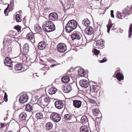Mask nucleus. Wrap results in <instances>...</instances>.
<instances>
[{"instance_id":"f257e3e1","label":"nucleus","mask_w":132,"mask_h":132,"mask_svg":"<svg viewBox=\"0 0 132 132\" xmlns=\"http://www.w3.org/2000/svg\"><path fill=\"white\" fill-rule=\"evenodd\" d=\"M42 28L46 32H50L55 30V26L54 23L50 21H45L42 25Z\"/></svg>"},{"instance_id":"f03ea898","label":"nucleus","mask_w":132,"mask_h":132,"mask_svg":"<svg viewBox=\"0 0 132 132\" xmlns=\"http://www.w3.org/2000/svg\"><path fill=\"white\" fill-rule=\"evenodd\" d=\"M77 27V23L74 20H70L65 26V31L68 33L71 32L73 30L76 29Z\"/></svg>"},{"instance_id":"7ed1b4c3","label":"nucleus","mask_w":132,"mask_h":132,"mask_svg":"<svg viewBox=\"0 0 132 132\" xmlns=\"http://www.w3.org/2000/svg\"><path fill=\"white\" fill-rule=\"evenodd\" d=\"M50 118L54 122H58L60 120L61 117L59 114L56 112H53L51 114Z\"/></svg>"},{"instance_id":"20e7f679","label":"nucleus","mask_w":132,"mask_h":132,"mask_svg":"<svg viewBox=\"0 0 132 132\" xmlns=\"http://www.w3.org/2000/svg\"><path fill=\"white\" fill-rule=\"evenodd\" d=\"M57 49L59 52L63 53L65 52L67 50V46L65 44L60 43L57 45Z\"/></svg>"},{"instance_id":"39448f33","label":"nucleus","mask_w":132,"mask_h":132,"mask_svg":"<svg viewBox=\"0 0 132 132\" xmlns=\"http://www.w3.org/2000/svg\"><path fill=\"white\" fill-rule=\"evenodd\" d=\"M71 37L72 40H83L82 35L79 32L74 33Z\"/></svg>"},{"instance_id":"423d86ee","label":"nucleus","mask_w":132,"mask_h":132,"mask_svg":"<svg viewBox=\"0 0 132 132\" xmlns=\"http://www.w3.org/2000/svg\"><path fill=\"white\" fill-rule=\"evenodd\" d=\"M79 84L82 87L86 88L89 85V84L87 80L84 79L80 81Z\"/></svg>"},{"instance_id":"0eeeda50","label":"nucleus","mask_w":132,"mask_h":132,"mask_svg":"<svg viewBox=\"0 0 132 132\" xmlns=\"http://www.w3.org/2000/svg\"><path fill=\"white\" fill-rule=\"evenodd\" d=\"M120 68H118L117 70L115 72L117 73L116 75V78L120 81L123 80L124 76L120 72Z\"/></svg>"},{"instance_id":"6e6552de","label":"nucleus","mask_w":132,"mask_h":132,"mask_svg":"<svg viewBox=\"0 0 132 132\" xmlns=\"http://www.w3.org/2000/svg\"><path fill=\"white\" fill-rule=\"evenodd\" d=\"M54 104L55 107L59 109L62 108L64 106V103L61 101L57 100L56 101Z\"/></svg>"},{"instance_id":"1a4fd4ad","label":"nucleus","mask_w":132,"mask_h":132,"mask_svg":"<svg viewBox=\"0 0 132 132\" xmlns=\"http://www.w3.org/2000/svg\"><path fill=\"white\" fill-rule=\"evenodd\" d=\"M28 99V96L26 94H24L21 96L19 99L20 102L21 103H23L26 102Z\"/></svg>"},{"instance_id":"9d476101","label":"nucleus","mask_w":132,"mask_h":132,"mask_svg":"<svg viewBox=\"0 0 132 132\" xmlns=\"http://www.w3.org/2000/svg\"><path fill=\"white\" fill-rule=\"evenodd\" d=\"M58 18V15L56 13H52L49 15V19L50 20L54 21L56 20Z\"/></svg>"},{"instance_id":"9b49d317","label":"nucleus","mask_w":132,"mask_h":132,"mask_svg":"<svg viewBox=\"0 0 132 132\" xmlns=\"http://www.w3.org/2000/svg\"><path fill=\"white\" fill-rule=\"evenodd\" d=\"M4 63L5 65H6L11 68H12V62L9 58L6 57L5 58V60Z\"/></svg>"},{"instance_id":"f8f14e48","label":"nucleus","mask_w":132,"mask_h":132,"mask_svg":"<svg viewBox=\"0 0 132 132\" xmlns=\"http://www.w3.org/2000/svg\"><path fill=\"white\" fill-rule=\"evenodd\" d=\"M85 34L88 35H91L93 32V29L91 27H87L85 30Z\"/></svg>"},{"instance_id":"ddd939ff","label":"nucleus","mask_w":132,"mask_h":132,"mask_svg":"<svg viewBox=\"0 0 132 132\" xmlns=\"http://www.w3.org/2000/svg\"><path fill=\"white\" fill-rule=\"evenodd\" d=\"M65 93H68L72 90L71 86L70 85H65L62 88Z\"/></svg>"},{"instance_id":"4468645a","label":"nucleus","mask_w":132,"mask_h":132,"mask_svg":"<svg viewBox=\"0 0 132 132\" xmlns=\"http://www.w3.org/2000/svg\"><path fill=\"white\" fill-rule=\"evenodd\" d=\"M73 105L76 108H79L81 106L82 102L80 101L75 100L73 101Z\"/></svg>"},{"instance_id":"2eb2a0df","label":"nucleus","mask_w":132,"mask_h":132,"mask_svg":"<svg viewBox=\"0 0 132 132\" xmlns=\"http://www.w3.org/2000/svg\"><path fill=\"white\" fill-rule=\"evenodd\" d=\"M92 84L91 85L90 84V91L92 92H95L96 90V88L97 87L96 84L94 82H93Z\"/></svg>"},{"instance_id":"dca6fc26","label":"nucleus","mask_w":132,"mask_h":132,"mask_svg":"<svg viewBox=\"0 0 132 132\" xmlns=\"http://www.w3.org/2000/svg\"><path fill=\"white\" fill-rule=\"evenodd\" d=\"M27 117V114L24 112L21 113L19 115V118L20 120L21 121L26 120Z\"/></svg>"},{"instance_id":"f3484780","label":"nucleus","mask_w":132,"mask_h":132,"mask_svg":"<svg viewBox=\"0 0 132 132\" xmlns=\"http://www.w3.org/2000/svg\"><path fill=\"white\" fill-rule=\"evenodd\" d=\"M38 48L40 50H44L46 47V44L45 43L40 42L39 43L38 45Z\"/></svg>"},{"instance_id":"a211bd4d","label":"nucleus","mask_w":132,"mask_h":132,"mask_svg":"<svg viewBox=\"0 0 132 132\" xmlns=\"http://www.w3.org/2000/svg\"><path fill=\"white\" fill-rule=\"evenodd\" d=\"M95 45H96V46H101L103 48V47L104 46V44L103 42V40L101 39L97 40L96 42L94 43V45L95 46Z\"/></svg>"},{"instance_id":"6ab92c4d","label":"nucleus","mask_w":132,"mask_h":132,"mask_svg":"<svg viewBox=\"0 0 132 132\" xmlns=\"http://www.w3.org/2000/svg\"><path fill=\"white\" fill-rule=\"evenodd\" d=\"M29 45L27 43L25 44L23 47V52L24 54H25L27 53L29 51Z\"/></svg>"},{"instance_id":"aec40b11","label":"nucleus","mask_w":132,"mask_h":132,"mask_svg":"<svg viewBox=\"0 0 132 132\" xmlns=\"http://www.w3.org/2000/svg\"><path fill=\"white\" fill-rule=\"evenodd\" d=\"M33 105L32 104H27L25 107V109L27 111L31 112L33 109Z\"/></svg>"},{"instance_id":"412c9836","label":"nucleus","mask_w":132,"mask_h":132,"mask_svg":"<svg viewBox=\"0 0 132 132\" xmlns=\"http://www.w3.org/2000/svg\"><path fill=\"white\" fill-rule=\"evenodd\" d=\"M21 59L22 60L23 62V63H27V62H31V60L30 58L29 57H27L25 56V55H23Z\"/></svg>"},{"instance_id":"4be33fe9","label":"nucleus","mask_w":132,"mask_h":132,"mask_svg":"<svg viewBox=\"0 0 132 132\" xmlns=\"http://www.w3.org/2000/svg\"><path fill=\"white\" fill-rule=\"evenodd\" d=\"M122 11L123 12H126V15H129L132 13V11H131L130 8L128 6L123 9L122 10Z\"/></svg>"},{"instance_id":"5701e85b","label":"nucleus","mask_w":132,"mask_h":132,"mask_svg":"<svg viewBox=\"0 0 132 132\" xmlns=\"http://www.w3.org/2000/svg\"><path fill=\"white\" fill-rule=\"evenodd\" d=\"M78 75L81 77H84L86 74L84 70L82 68H80L78 70Z\"/></svg>"},{"instance_id":"b1692460","label":"nucleus","mask_w":132,"mask_h":132,"mask_svg":"<svg viewBox=\"0 0 132 132\" xmlns=\"http://www.w3.org/2000/svg\"><path fill=\"white\" fill-rule=\"evenodd\" d=\"M57 90L56 88L54 87H52L50 88L48 90V93L51 95L55 93Z\"/></svg>"},{"instance_id":"393cba45","label":"nucleus","mask_w":132,"mask_h":132,"mask_svg":"<svg viewBox=\"0 0 132 132\" xmlns=\"http://www.w3.org/2000/svg\"><path fill=\"white\" fill-rule=\"evenodd\" d=\"M90 23V21L87 18L85 19L82 21V24L85 26L89 27Z\"/></svg>"},{"instance_id":"a878e982","label":"nucleus","mask_w":132,"mask_h":132,"mask_svg":"<svg viewBox=\"0 0 132 132\" xmlns=\"http://www.w3.org/2000/svg\"><path fill=\"white\" fill-rule=\"evenodd\" d=\"M61 80L62 82L64 83H67L69 81L70 79L68 76H65L62 78Z\"/></svg>"},{"instance_id":"bb28decb","label":"nucleus","mask_w":132,"mask_h":132,"mask_svg":"<svg viewBox=\"0 0 132 132\" xmlns=\"http://www.w3.org/2000/svg\"><path fill=\"white\" fill-rule=\"evenodd\" d=\"M27 38L30 40H33L34 39V37L32 32H30L27 35Z\"/></svg>"},{"instance_id":"cd10ccee","label":"nucleus","mask_w":132,"mask_h":132,"mask_svg":"<svg viewBox=\"0 0 132 132\" xmlns=\"http://www.w3.org/2000/svg\"><path fill=\"white\" fill-rule=\"evenodd\" d=\"M53 126L52 123L50 122H49L47 123L46 125V129L47 130H51L52 129Z\"/></svg>"},{"instance_id":"c85d7f7f","label":"nucleus","mask_w":132,"mask_h":132,"mask_svg":"<svg viewBox=\"0 0 132 132\" xmlns=\"http://www.w3.org/2000/svg\"><path fill=\"white\" fill-rule=\"evenodd\" d=\"M80 132H89L88 128L84 126H82L80 128Z\"/></svg>"},{"instance_id":"c756f323","label":"nucleus","mask_w":132,"mask_h":132,"mask_svg":"<svg viewBox=\"0 0 132 132\" xmlns=\"http://www.w3.org/2000/svg\"><path fill=\"white\" fill-rule=\"evenodd\" d=\"M126 12H123L121 13H119V12H117V13L118 14V17L120 19H122L126 16Z\"/></svg>"},{"instance_id":"7c9ffc66","label":"nucleus","mask_w":132,"mask_h":132,"mask_svg":"<svg viewBox=\"0 0 132 132\" xmlns=\"http://www.w3.org/2000/svg\"><path fill=\"white\" fill-rule=\"evenodd\" d=\"M34 30L35 31L37 32H39L41 31L42 28L38 24L35 25Z\"/></svg>"},{"instance_id":"2f4dec72","label":"nucleus","mask_w":132,"mask_h":132,"mask_svg":"<svg viewBox=\"0 0 132 132\" xmlns=\"http://www.w3.org/2000/svg\"><path fill=\"white\" fill-rule=\"evenodd\" d=\"M15 68L16 71H19L21 70L22 68V67L21 64H18L15 65Z\"/></svg>"},{"instance_id":"473e14b6","label":"nucleus","mask_w":132,"mask_h":132,"mask_svg":"<svg viewBox=\"0 0 132 132\" xmlns=\"http://www.w3.org/2000/svg\"><path fill=\"white\" fill-rule=\"evenodd\" d=\"M99 112L100 111L99 109L97 108L94 109L92 111L93 114L95 116H97Z\"/></svg>"},{"instance_id":"72a5a7b5","label":"nucleus","mask_w":132,"mask_h":132,"mask_svg":"<svg viewBox=\"0 0 132 132\" xmlns=\"http://www.w3.org/2000/svg\"><path fill=\"white\" fill-rule=\"evenodd\" d=\"M80 121L82 123H85L87 121L88 119L86 116H84L81 118Z\"/></svg>"},{"instance_id":"f704fd0d","label":"nucleus","mask_w":132,"mask_h":132,"mask_svg":"<svg viewBox=\"0 0 132 132\" xmlns=\"http://www.w3.org/2000/svg\"><path fill=\"white\" fill-rule=\"evenodd\" d=\"M128 33L129 37L131 38V36L132 35V24L129 26Z\"/></svg>"},{"instance_id":"c9c22d12","label":"nucleus","mask_w":132,"mask_h":132,"mask_svg":"<svg viewBox=\"0 0 132 132\" xmlns=\"http://www.w3.org/2000/svg\"><path fill=\"white\" fill-rule=\"evenodd\" d=\"M37 102L38 104L39 105L41 106L43 105L44 106H47V105L43 103L42 101V98H39L37 101Z\"/></svg>"},{"instance_id":"e433bc0d","label":"nucleus","mask_w":132,"mask_h":132,"mask_svg":"<svg viewBox=\"0 0 132 132\" xmlns=\"http://www.w3.org/2000/svg\"><path fill=\"white\" fill-rule=\"evenodd\" d=\"M36 117L38 119H41L43 118V114L39 112L37 113L36 115Z\"/></svg>"},{"instance_id":"4c0bfd02","label":"nucleus","mask_w":132,"mask_h":132,"mask_svg":"<svg viewBox=\"0 0 132 132\" xmlns=\"http://www.w3.org/2000/svg\"><path fill=\"white\" fill-rule=\"evenodd\" d=\"M111 22V20L110 21V20H109L108 24L107 25V27L108 28L107 32L109 33V32L110 29L112 26V24Z\"/></svg>"},{"instance_id":"58836bf2","label":"nucleus","mask_w":132,"mask_h":132,"mask_svg":"<svg viewBox=\"0 0 132 132\" xmlns=\"http://www.w3.org/2000/svg\"><path fill=\"white\" fill-rule=\"evenodd\" d=\"M71 116L69 114H65L64 116V118L66 120H70L71 119Z\"/></svg>"},{"instance_id":"ea45409f","label":"nucleus","mask_w":132,"mask_h":132,"mask_svg":"<svg viewBox=\"0 0 132 132\" xmlns=\"http://www.w3.org/2000/svg\"><path fill=\"white\" fill-rule=\"evenodd\" d=\"M50 98L48 97L45 98L44 99V102L46 103H49L50 102Z\"/></svg>"},{"instance_id":"a19ab883","label":"nucleus","mask_w":132,"mask_h":132,"mask_svg":"<svg viewBox=\"0 0 132 132\" xmlns=\"http://www.w3.org/2000/svg\"><path fill=\"white\" fill-rule=\"evenodd\" d=\"M16 20L17 22H20L21 21V19L20 18V15L19 14L16 15Z\"/></svg>"},{"instance_id":"79ce46f5","label":"nucleus","mask_w":132,"mask_h":132,"mask_svg":"<svg viewBox=\"0 0 132 132\" xmlns=\"http://www.w3.org/2000/svg\"><path fill=\"white\" fill-rule=\"evenodd\" d=\"M4 100L5 102H7L8 101L7 95L6 92H4Z\"/></svg>"},{"instance_id":"37998d69","label":"nucleus","mask_w":132,"mask_h":132,"mask_svg":"<svg viewBox=\"0 0 132 132\" xmlns=\"http://www.w3.org/2000/svg\"><path fill=\"white\" fill-rule=\"evenodd\" d=\"M15 28L18 31H19L21 30V27L19 26H15Z\"/></svg>"},{"instance_id":"c03bdc74","label":"nucleus","mask_w":132,"mask_h":132,"mask_svg":"<svg viewBox=\"0 0 132 132\" xmlns=\"http://www.w3.org/2000/svg\"><path fill=\"white\" fill-rule=\"evenodd\" d=\"M100 51L97 50L96 49L94 50V53L96 55H97L99 53Z\"/></svg>"},{"instance_id":"a18cd8bd","label":"nucleus","mask_w":132,"mask_h":132,"mask_svg":"<svg viewBox=\"0 0 132 132\" xmlns=\"http://www.w3.org/2000/svg\"><path fill=\"white\" fill-rule=\"evenodd\" d=\"M89 102L91 103L94 104H96V102L92 99H90L89 100Z\"/></svg>"},{"instance_id":"49530a36","label":"nucleus","mask_w":132,"mask_h":132,"mask_svg":"<svg viewBox=\"0 0 132 132\" xmlns=\"http://www.w3.org/2000/svg\"><path fill=\"white\" fill-rule=\"evenodd\" d=\"M8 47L7 48V52L8 53H10V52L12 51V48L11 47H10L9 46H8Z\"/></svg>"},{"instance_id":"de8ad7c7","label":"nucleus","mask_w":132,"mask_h":132,"mask_svg":"<svg viewBox=\"0 0 132 132\" xmlns=\"http://www.w3.org/2000/svg\"><path fill=\"white\" fill-rule=\"evenodd\" d=\"M111 16L112 17L114 18V15L113 14V11L112 10L111 11Z\"/></svg>"},{"instance_id":"09e8293b","label":"nucleus","mask_w":132,"mask_h":132,"mask_svg":"<svg viewBox=\"0 0 132 132\" xmlns=\"http://www.w3.org/2000/svg\"><path fill=\"white\" fill-rule=\"evenodd\" d=\"M9 5L8 4L7 7L5 9L4 11V13L5 14H6V12H7V10H8L9 7Z\"/></svg>"},{"instance_id":"8fccbe9b","label":"nucleus","mask_w":132,"mask_h":132,"mask_svg":"<svg viewBox=\"0 0 132 132\" xmlns=\"http://www.w3.org/2000/svg\"><path fill=\"white\" fill-rule=\"evenodd\" d=\"M106 59H103V60L100 61V63H102L106 62Z\"/></svg>"},{"instance_id":"3c124183","label":"nucleus","mask_w":132,"mask_h":132,"mask_svg":"<svg viewBox=\"0 0 132 132\" xmlns=\"http://www.w3.org/2000/svg\"><path fill=\"white\" fill-rule=\"evenodd\" d=\"M123 30L121 29H119V31L120 33H122L123 32Z\"/></svg>"},{"instance_id":"603ef678","label":"nucleus","mask_w":132,"mask_h":132,"mask_svg":"<svg viewBox=\"0 0 132 132\" xmlns=\"http://www.w3.org/2000/svg\"><path fill=\"white\" fill-rule=\"evenodd\" d=\"M61 3L62 4V5L64 7V5L63 4L62 2H61Z\"/></svg>"},{"instance_id":"864d4df0","label":"nucleus","mask_w":132,"mask_h":132,"mask_svg":"<svg viewBox=\"0 0 132 132\" xmlns=\"http://www.w3.org/2000/svg\"><path fill=\"white\" fill-rule=\"evenodd\" d=\"M44 68H44L43 67V68H42V70H44Z\"/></svg>"},{"instance_id":"5fc2aeb1","label":"nucleus","mask_w":132,"mask_h":132,"mask_svg":"<svg viewBox=\"0 0 132 132\" xmlns=\"http://www.w3.org/2000/svg\"><path fill=\"white\" fill-rule=\"evenodd\" d=\"M8 132H13L12 131H8Z\"/></svg>"},{"instance_id":"6e6d98bb","label":"nucleus","mask_w":132,"mask_h":132,"mask_svg":"<svg viewBox=\"0 0 132 132\" xmlns=\"http://www.w3.org/2000/svg\"><path fill=\"white\" fill-rule=\"evenodd\" d=\"M5 41L4 40V42H3V43H5Z\"/></svg>"},{"instance_id":"4d7b16f0","label":"nucleus","mask_w":132,"mask_h":132,"mask_svg":"<svg viewBox=\"0 0 132 132\" xmlns=\"http://www.w3.org/2000/svg\"><path fill=\"white\" fill-rule=\"evenodd\" d=\"M4 49H5V47H4Z\"/></svg>"},{"instance_id":"13d9d810","label":"nucleus","mask_w":132,"mask_h":132,"mask_svg":"<svg viewBox=\"0 0 132 132\" xmlns=\"http://www.w3.org/2000/svg\"><path fill=\"white\" fill-rule=\"evenodd\" d=\"M53 65H51V66H52V67H53Z\"/></svg>"},{"instance_id":"bf43d9fd","label":"nucleus","mask_w":132,"mask_h":132,"mask_svg":"<svg viewBox=\"0 0 132 132\" xmlns=\"http://www.w3.org/2000/svg\"><path fill=\"white\" fill-rule=\"evenodd\" d=\"M54 132H58L57 131H54Z\"/></svg>"},{"instance_id":"052dcab7","label":"nucleus","mask_w":132,"mask_h":132,"mask_svg":"<svg viewBox=\"0 0 132 132\" xmlns=\"http://www.w3.org/2000/svg\"><path fill=\"white\" fill-rule=\"evenodd\" d=\"M36 76H37L36 75Z\"/></svg>"}]
</instances>
